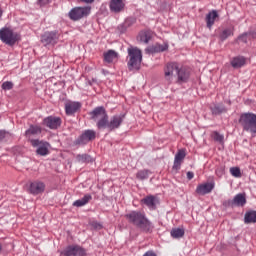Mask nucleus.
<instances>
[{
  "label": "nucleus",
  "instance_id": "nucleus-30",
  "mask_svg": "<svg viewBox=\"0 0 256 256\" xmlns=\"http://www.w3.org/2000/svg\"><path fill=\"white\" fill-rule=\"evenodd\" d=\"M170 235H171V237H173V239H181V237L185 236V229H183V228H173L170 231Z\"/></svg>",
  "mask_w": 256,
  "mask_h": 256
},
{
  "label": "nucleus",
  "instance_id": "nucleus-7",
  "mask_svg": "<svg viewBox=\"0 0 256 256\" xmlns=\"http://www.w3.org/2000/svg\"><path fill=\"white\" fill-rule=\"evenodd\" d=\"M91 14V7H75L72 8L69 12V18L72 21H79V19H83V17H88Z\"/></svg>",
  "mask_w": 256,
  "mask_h": 256
},
{
  "label": "nucleus",
  "instance_id": "nucleus-32",
  "mask_svg": "<svg viewBox=\"0 0 256 256\" xmlns=\"http://www.w3.org/2000/svg\"><path fill=\"white\" fill-rule=\"evenodd\" d=\"M77 160L79 161V163H92L93 162V158H91V156L88 154H79L77 156Z\"/></svg>",
  "mask_w": 256,
  "mask_h": 256
},
{
  "label": "nucleus",
  "instance_id": "nucleus-19",
  "mask_svg": "<svg viewBox=\"0 0 256 256\" xmlns=\"http://www.w3.org/2000/svg\"><path fill=\"white\" fill-rule=\"evenodd\" d=\"M81 109V102H68L65 104L66 115H75Z\"/></svg>",
  "mask_w": 256,
  "mask_h": 256
},
{
  "label": "nucleus",
  "instance_id": "nucleus-36",
  "mask_svg": "<svg viewBox=\"0 0 256 256\" xmlns=\"http://www.w3.org/2000/svg\"><path fill=\"white\" fill-rule=\"evenodd\" d=\"M230 173L233 177H241V169L239 167L230 168Z\"/></svg>",
  "mask_w": 256,
  "mask_h": 256
},
{
  "label": "nucleus",
  "instance_id": "nucleus-11",
  "mask_svg": "<svg viewBox=\"0 0 256 256\" xmlns=\"http://www.w3.org/2000/svg\"><path fill=\"white\" fill-rule=\"evenodd\" d=\"M97 137L95 130H85L75 141L74 145H87Z\"/></svg>",
  "mask_w": 256,
  "mask_h": 256
},
{
  "label": "nucleus",
  "instance_id": "nucleus-9",
  "mask_svg": "<svg viewBox=\"0 0 256 256\" xmlns=\"http://www.w3.org/2000/svg\"><path fill=\"white\" fill-rule=\"evenodd\" d=\"M30 143L32 147H37L36 153L40 155V157H45L46 155H49V147H51V144H49V142L41 141L39 139H32L30 140Z\"/></svg>",
  "mask_w": 256,
  "mask_h": 256
},
{
  "label": "nucleus",
  "instance_id": "nucleus-3",
  "mask_svg": "<svg viewBox=\"0 0 256 256\" xmlns=\"http://www.w3.org/2000/svg\"><path fill=\"white\" fill-rule=\"evenodd\" d=\"M128 62L127 67L129 71H139L141 63L143 62V52L137 47L130 46L127 49Z\"/></svg>",
  "mask_w": 256,
  "mask_h": 256
},
{
  "label": "nucleus",
  "instance_id": "nucleus-22",
  "mask_svg": "<svg viewBox=\"0 0 256 256\" xmlns=\"http://www.w3.org/2000/svg\"><path fill=\"white\" fill-rule=\"evenodd\" d=\"M41 127L37 125H30L29 129L25 132V137L27 139H31V137H34V135H41Z\"/></svg>",
  "mask_w": 256,
  "mask_h": 256
},
{
  "label": "nucleus",
  "instance_id": "nucleus-29",
  "mask_svg": "<svg viewBox=\"0 0 256 256\" xmlns=\"http://www.w3.org/2000/svg\"><path fill=\"white\" fill-rule=\"evenodd\" d=\"M244 223L249 225V223H256V211H248L244 216Z\"/></svg>",
  "mask_w": 256,
  "mask_h": 256
},
{
  "label": "nucleus",
  "instance_id": "nucleus-42",
  "mask_svg": "<svg viewBox=\"0 0 256 256\" xmlns=\"http://www.w3.org/2000/svg\"><path fill=\"white\" fill-rule=\"evenodd\" d=\"M195 177V174L192 171L187 172V179L191 181Z\"/></svg>",
  "mask_w": 256,
  "mask_h": 256
},
{
  "label": "nucleus",
  "instance_id": "nucleus-41",
  "mask_svg": "<svg viewBox=\"0 0 256 256\" xmlns=\"http://www.w3.org/2000/svg\"><path fill=\"white\" fill-rule=\"evenodd\" d=\"M247 33H244L238 37V41H241L242 43H247Z\"/></svg>",
  "mask_w": 256,
  "mask_h": 256
},
{
  "label": "nucleus",
  "instance_id": "nucleus-34",
  "mask_svg": "<svg viewBox=\"0 0 256 256\" xmlns=\"http://www.w3.org/2000/svg\"><path fill=\"white\" fill-rule=\"evenodd\" d=\"M135 21V18H127L121 26L123 28L122 32L127 31V28L131 27V25H135Z\"/></svg>",
  "mask_w": 256,
  "mask_h": 256
},
{
  "label": "nucleus",
  "instance_id": "nucleus-26",
  "mask_svg": "<svg viewBox=\"0 0 256 256\" xmlns=\"http://www.w3.org/2000/svg\"><path fill=\"white\" fill-rule=\"evenodd\" d=\"M119 53H117L115 50H108L104 53V61L106 63H113L115 59H118Z\"/></svg>",
  "mask_w": 256,
  "mask_h": 256
},
{
  "label": "nucleus",
  "instance_id": "nucleus-1",
  "mask_svg": "<svg viewBox=\"0 0 256 256\" xmlns=\"http://www.w3.org/2000/svg\"><path fill=\"white\" fill-rule=\"evenodd\" d=\"M173 73H176V82L179 85L187 83V81H189V77H191V71H189V69L185 67L180 68L179 63L177 62H169L164 68V80L166 85H171V83H173Z\"/></svg>",
  "mask_w": 256,
  "mask_h": 256
},
{
  "label": "nucleus",
  "instance_id": "nucleus-4",
  "mask_svg": "<svg viewBox=\"0 0 256 256\" xmlns=\"http://www.w3.org/2000/svg\"><path fill=\"white\" fill-rule=\"evenodd\" d=\"M90 119L92 121H95L97 129H105V126L107 125V119H109V114H107V110H105V107L98 106L93 109L89 113Z\"/></svg>",
  "mask_w": 256,
  "mask_h": 256
},
{
  "label": "nucleus",
  "instance_id": "nucleus-2",
  "mask_svg": "<svg viewBox=\"0 0 256 256\" xmlns=\"http://www.w3.org/2000/svg\"><path fill=\"white\" fill-rule=\"evenodd\" d=\"M127 221L134 225L144 233H151L153 231V223L147 219V216L141 211H131L125 215Z\"/></svg>",
  "mask_w": 256,
  "mask_h": 256
},
{
  "label": "nucleus",
  "instance_id": "nucleus-6",
  "mask_svg": "<svg viewBox=\"0 0 256 256\" xmlns=\"http://www.w3.org/2000/svg\"><path fill=\"white\" fill-rule=\"evenodd\" d=\"M0 40L2 43H5L6 45L13 46L19 41V34L13 32V30L9 28H1Z\"/></svg>",
  "mask_w": 256,
  "mask_h": 256
},
{
  "label": "nucleus",
  "instance_id": "nucleus-21",
  "mask_svg": "<svg viewBox=\"0 0 256 256\" xmlns=\"http://www.w3.org/2000/svg\"><path fill=\"white\" fill-rule=\"evenodd\" d=\"M233 200L235 207H245L247 205V196L245 193L236 194Z\"/></svg>",
  "mask_w": 256,
  "mask_h": 256
},
{
  "label": "nucleus",
  "instance_id": "nucleus-5",
  "mask_svg": "<svg viewBox=\"0 0 256 256\" xmlns=\"http://www.w3.org/2000/svg\"><path fill=\"white\" fill-rule=\"evenodd\" d=\"M239 124L243 128V131H247L252 134V137L256 135V115L253 113H242L238 120Z\"/></svg>",
  "mask_w": 256,
  "mask_h": 256
},
{
  "label": "nucleus",
  "instance_id": "nucleus-35",
  "mask_svg": "<svg viewBox=\"0 0 256 256\" xmlns=\"http://www.w3.org/2000/svg\"><path fill=\"white\" fill-rule=\"evenodd\" d=\"M13 87H14V84L11 81L3 82L1 85V89H3V91H11Z\"/></svg>",
  "mask_w": 256,
  "mask_h": 256
},
{
  "label": "nucleus",
  "instance_id": "nucleus-43",
  "mask_svg": "<svg viewBox=\"0 0 256 256\" xmlns=\"http://www.w3.org/2000/svg\"><path fill=\"white\" fill-rule=\"evenodd\" d=\"M217 175H223V168L216 170Z\"/></svg>",
  "mask_w": 256,
  "mask_h": 256
},
{
  "label": "nucleus",
  "instance_id": "nucleus-39",
  "mask_svg": "<svg viewBox=\"0 0 256 256\" xmlns=\"http://www.w3.org/2000/svg\"><path fill=\"white\" fill-rule=\"evenodd\" d=\"M9 132L5 131V130H0V141L2 139H5L6 137H9Z\"/></svg>",
  "mask_w": 256,
  "mask_h": 256
},
{
  "label": "nucleus",
  "instance_id": "nucleus-25",
  "mask_svg": "<svg viewBox=\"0 0 256 256\" xmlns=\"http://www.w3.org/2000/svg\"><path fill=\"white\" fill-rule=\"evenodd\" d=\"M93 199V196L91 194H85L83 198L78 199L73 202V207H85L89 201Z\"/></svg>",
  "mask_w": 256,
  "mask_h": 256
},
{
  "label": "nucleus",
  "instance_id": "nucleus-18",
  "mask_svg": "<svg viewBox=\"0 0 256 256\" xmlns=\"http://www.w3.org/2000/svg\"><path fill=\"white\" fill-rule=\"evenodd\" d=\"M109 8L112 13H121L125 9V2L123 0H110Z\"/></svg>",
  "mask_w": 256,
  "mask_h": 256
},
{
  "label": "nucleus",
  "instance_id": "nucleus-33",
  "mask_svg": "<svg viewBox=\"0 0 256 256\" xmlns=\"http://www.w3.org/2000/svg\"><path fill=\"white\" fill-rule=\"evenodd\" d=\"M136 178L140 181H145V179H149V170H140L136 174Z\"/></svg>",
  "mask_w": 256,
  "mask_h": 256
},
{
  "label": "nucleus",
  "instance_id": "nucleus-12",
  "mask_svg": "<svg viewBox=\"0 0 256 256\" xmlns=\"http://www.w3.org/2000/svg\"><path fill=\"white\" fill-rule=\"evenodd\" d=\"M85 249L79 245H70L66 247L60 255L63 256H85Z\"/></svg>",
  "mask_w": 256,
  "mask_h": 256
},
{
  "label": "nucleus",
  "instance_id": "nucleus-13",
  "mask_svg": "<svg viewBox=\"0 0 256 256\" xmlns=\"http://www.w3.org/2000/svg\"><path fill=\"white\" fill-rule=\"evenodd\" d=\"M43 123L49 129H59V127H61V118L48 116L43 120Z\"/></svg>",
  "mask_w": 256,
  "mask_h": 256
},
{
  "label": "nucleus",
  "instance_id": "nucleus-15",
  "mask_svg": "<svg viewBox=\"0 0 256 256\" xmlns=\"http://www.w3.org/2000/svg\"><path fill=\"white\" fill-rule=\"evenodd\" d=\"M169 49L168 44H155L153 46H149L148 48L145 49L146 53H149L151 55L155 53H163Z\"/></svg>",
  "mask_w": 256,
  "mask_h": 256
},
{
  "label": "nucleus",
  "instance_id": "nucleus-14",
  "mask_svg": "<svg viewBox=\"0 0 256 256\" xmlns=\"http://www.w3.org/2000/svg\"><path fill=\"white\" fill-rule=\"evenodd\" d=\"M213 189H215V184L213 183L199 184L196 188V193L198 195H207L211 193Z\"/></svg>",
  "mask_w": 256,
  "mask_h": 256
},
{
  "label": "nucleus",
  "instance_id": "nucleus-23",
  "mask_svg": "<svg viewBox=\"0 0 256 256\" xmlns=\"http://www.w3.org/2000/svg\"><path fill=\"white\" fill-rule=\"evenodd\" d=\"M219 17V14L216 12V10H212L206 15V25L208 29H211L213 25H215V19Z\"/></svg>",
  "mask_w": 256,
  "mask_h": 256
},
{
  "label": "nucleus",
  "instance_id": "nucleus-45",
  "mask_svg": "<svg viewBox=\"0 0 256 256\" xmlns=\"http://www.w3.org/2000/svg\"><path fill=\"white\" fill-rule=\"evenodd\" d=\"M3 17V10L0 9V19Z\"/></svg>",
  "mask_w": 256,
  "mask_h": 256
},
{
  "label": "nucleus",
  "instance_id": "nucleus-37",
  "mask_svg": "<svg viewBox=\"0 0 256 256\" xmlns=\"http://www.w3.org/2000/svg\"><path fill=\"white\" fill-rule=\"evenodd\" d=\"M222 205H223V207H225L226 209H229V208L233 209V207H236V206H235V202H234L233 199H232V200H225V201L222 203Z\"/></svg>",
  "mask_w": 256,
  "mask_h": 256
},
{
  "label": "nucleus",
  "instance_id": "nucleus-31",
  "mask_svg": "<svg viewBox=\"0 0 256 256\" xmlns=\"http://www.w3.org/2000/svg\"><path fill=\"white\" fill-rule=\"evenodd\" d=\"M231 36H233V28H225L219 34L221 41H226V39H229Z\"/></svg>",
  "mask_w": 256,
  "mask_h": 256
},
{
  "label": "nucleus",
  "instance_id": "nucleus-24",
  "mask_svg": "<svg viewBox=\"0 0 256 256\" xmlns=\"http://www.w3.org/2000/svg\"><path fill=\"white\" fill-rule=\"evenodd\" d=\"M185 150H179L174 158L173 169H180L183 159H185Z\"/></svg>",
  "mask_w": 256,
  "mask_h": 256
},
{
  "label": "nucleus",
  "instance_id": "nucleus-28",
  "mask_svg": "<svg viewBox=\"0 0 256 256\" xmlns=\"http://www.w3.org/2000/svg\"><path fill=\"white\" fill-rule=\"evenodd\" d=\"M231 65L234 69H239L245 65V59L241 56L234 57L231 61Z\"/></svg>",
  "mask_w": 256,
  "mask_h": 256
},
{
  "label": "nucleus",
  "instance_id": "nucleus-46",
  "mask_svg": "<svg viewBox=\"0 0 256 256\" xmlns=\"http://www.w3.org/2000/svg\"><path fill=\"white\" fill-rule=\"evenodd\" d=\"M3 251V246L0 244V253Z\"/></svg>",
  "mask_w": 256,
  "mask_h": 256
},
{
  "label": "nucleus",
  "instance_id": "nucleus-10",
  "mask_svg": "<svg viewBox=\"0 0 256 256\" xmlns=\"http://www.w3.org/2000/svg\"><path fill=\"white\" fill-rule=\"evenodd\" d=\"M125 119V114L120 115H114L110 118H107L105 129L109 131H115V129H119L121 125L123 124V121Z\"/></svg>",
  "mask_w": 256,
  "mask_h": 256
},
{
  "label": "nucleus",
  "instance_id": "nucleus-17",
  "mask_svg": "<svg viewBox=\"0 0 256 256\" xmlns=\"http://www.w3.org/2000/svg\"><path fill=\"white\" fill-rule=\"evenodd\" d=\"M141 203L146 205L148 209H152L153 211H155V209H157V203H159V200L157 199V197L149 195L143 198L141 200Z\"/></svg>",
  "mask_w": 256,
  "mask_h": 256
},
{
  "label": "nucleus",
  "instance_id": "nucleus-16",
  "mask_svg": "<svg viewBox=\"0 0 256 256\" xmlns=\"http://www.w3.org/2000/svg\"><path fill=\"white\" fill-rule=\"evenodd\" d=\"M29 191L32 195H39L45 191V183L41 181H34L30 184Z\"/></svg>",
  "mask_w": 256,
  "mask_h": 256
},
{
  "label": "nucleus",
  "instance_id": "nucleus-40",
  "mask_svg": "<svg viewBox=\"0 0 256 256\" xmlns=\"http://www.w3.org/2000/svg\"><path fill=\"white\" fill-rule=\"evenodd\" d=\"M51 3V0H38V4L40 7H45V5H49Z\"/></svg>",
  "mask_w": 256,
  "mask_h": 256
},
{
  "label": "nucleus",
  "instance_id": "nucleus-27",
  "mask_svg": "<svg viewBox=\"0 0 256 256\" xmlns=\"http://www.w3.org/2000/svg\"><path fill=\"white\" fill-rule=\"evenodd\" d=\"M152 35L150 31H142L139 33L138 39L140 41V43H149L152 39Z\"/></svg>",
  "mask_w": 256,
  "mask_h": 256
},
{
  "label": "nucleus",
  "instance_id": "nucleus-38",
  "mask_svg": "<svg viewBox=\"0 0 256 256\" xmlns=\"http://www.w3.org/2000/svg\"><path fill=\"white\" fill-rule=\"evenodd\" d=\"M214 141H218V143H223V135L218 132H214Z\"/></svg>",
  "mask_w": 256,
  "mask_h": 256
},
{
  "label": "nucleus",
  "instance_id": "nucleus-20",
  "mask_svg": "<svg viewBox=\"0 0 256 256\" xmlns=\"http://www.w3.org/2000/svg\"><path fill=\"white\" fill-rule=\"evenodd\" d=\"M210 111L212 115H223V113H227V107L223 103H214L210 106Z\"/></svg>",
  "mask_w": 256,
  "mask_h": 256
},
{
  "label": "nucleus",
  "instance_id": "nucleus-8",
  "mask_svg": "<svg viewBox=\"0 0 256 256\" xmlns=\"http://www.w3.org/2000/svg\"><path fill=\"white\" fill-rule=\"evenodd\" d=\"M60 35L59 30L47 31L41 36V42L45 47L47 45H57Z\"/></svg>",
  "mask_w": 256,
  "mask_h": 256
},
{
  "label": "nucleus",
  "instance_id": "nucleus-44",
  "mask_svg": "<svg viewBox=\"0 0 256 256\" xmlns=\"http://www.w3.org/2000/svg\"><path fill=\"white\" fill-rule=\"evenodd\" d=\"M82 3H93L95 0H80Z\"/></svg>",
  "mask_w": 256,
  "mask_h": 256
}]
</instances>
